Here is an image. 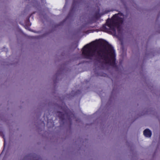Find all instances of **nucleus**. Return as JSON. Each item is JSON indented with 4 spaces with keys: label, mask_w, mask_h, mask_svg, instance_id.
Instances as JSON below:
<instances>
[{
    "label": "nucleus",
    "mask_w": 160,
    "mask_h": 160,
    "mask_svg": "<svg viewBox=\"0 0 160 160\" xmlns=\"http://www.w3.org/2000/svg\"><path fill=\"white\" fill-rule=\"evenodd\" d=\"M92 43L88 44L82 48V54L85 58L90 59L93 56L94 51L92 50Z\"/></svg>",
    "instance_id": "7ed1b4c3"
},
{
    "label": "nucleus",
    "mask_w": 160,
    "mask_h": 160,
    "mask_svg": "<svg viewBox=\"0 0 160 160\" xmlns=\"http://www.w3.org/2000/svg\"><path fill=\"white\" fill-rule=\"evenodd\" d=\"M100 40H100V39H99V40H98V41H100Z\"/></svg>",
    "instance_id": "0eeeda50"
},
{
    "label": "nucleus",
    "mask_w": 160,
    "mask_h": 160,
    "mask_svg": "<svg viewBox=\"0 0 160 160\" xmlns=\"http://www.w3.org/2000/svg\"><path fill=\"white\" fill-rule=\"evenodd\" d=\"M93 17L96 18H98L100 17L99 14L98 13H95L93 16Z\"/></svg>",
    "instance_id": "39448f33"
},
{
    "label": "nucleus",
    "mask_w": 160,
    "mask_h": 160,
    "mask_svg": "<svg viewBox=\"0 0 160 160\" xmlns=\"http://www.w3.org/2000/svg\"><path fill=\"white\" fill-rule=\"evenodd\" d=\"M75 0H73L72 5H73L74 4L75 2Z\"/></svg>",
    "instance_id": "423d86ee"
},
{
    "label": "nucleus",
    "mask_w": 160,
    "mask_h": 160,
    "mask_svg": "<svg viewBox=\"0 0 160 160\" xmlns=\"http://www.w3.org/2000/svg\"><path fill=\"white\" fill-rule=\"evenodd\" d=\"M107 45L103 46L104 48L97 52L98 55L101 59L108 61V63L112 65L115 64L116 55L115 51L113 47L107 42Z\"/></svg>",
    "instance_id": "f03ea898"
},
{
    "label": "nucleus",
    "mask_w": 160,
    "mask_h": 160,
    "mask_svg": "<svg viewBox=\"0 0 160 160\" xmlns=\"http://www.w3.org/2000/svg\"><path fill=\"white\" fill-rule=\"evenodd\" d=\"M144 135L147 137H150L152 135L151 131L148 129H145L143 132Z\"/></svg>",
    "instance_id": "20e7f679"
},
{
    "label": "nucleus",
    "mask_w": 160,
    "mask_h": 160,
    "mask_svg": "<svg viewBox=\"0 0 160 160\" xmlns=\"http://www.w3.org/2000/svg\"><path fill=\"white\" fill-rule=\"evenodd\" d=\"M119 14H115L113 16L111 20L107 22L106 24H104L100 28L101 31L109 34H115L116 28L119 31L120 26L123 22V18L119 17Z\"/></svg>",
    "instance_id": "f257e3e1"
}]
</instances>
